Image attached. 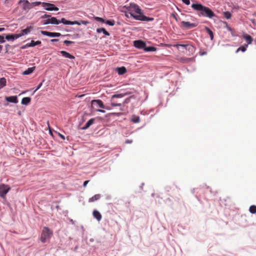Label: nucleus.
Instances as JSON below:
<instances>
[{
    "instance_id": "1",
    "label": "nucleus",
    "mask_w": 256,
    "mask_h": 256,
    "mask_svg": "<svg viewBox=\"0 0 256 256\" xmlns=\"http://www.w3.org/2000/svg\"><path fill=\"white\" fill-rule=\"evenodd\" d=\"M125 16L128 18L132 17L135 20L142 22H152L154 20L153 18L144 16L141 8L134 3L130 4L129 8L125 12Z\"/></svg>"
},
{
    "instance_id": "2",
    "label": "nucleus",
    "mask_w": 256,
    "mask_h": 256,
    "mask_svg": "<svg viewBox=\"0 0 256 256\" xmlns=\"http://www.w3.org/2000/svg\"><path fill=\"white\" fill-rule=\"evenodd\" d=\"M192 8L199 12L198 15L200 16L207 17L210 18L216 16L214 13L210 8L203 6L200 3H193L192 4Z\"/></svg>"
},
{
    "instance_id": "3",
    "label": "nucleus",
    "mask_w": 256,
    "mask_h": 256,
    "mask_svg": "<svg viewBox=\"0 0 256 256\" xmlns=\"http://www.w3.org/2000/svg\"><path fill=\"white\" fill-rule=\"evenodd\" d=\"M52 232L47 227H44L42 230L40 240L42 242H46L52 236Z\"/></svg>"
},
{
    "instance_id": "4",
    "label": "nucleus",
    "mask_w": 256,
    "mask_h": 256,
    "mask_svg": "<svg viewBox=\"0 0 256 256\" xmlns=\"http://www.w3.org/2000/svg\"><path fill=\"white\" fill-rule=\"evenodd\" d=\"M42 6L44 9L48 11H58L59 10V8L54 4L49 2H42Z\"/></svg>"
},
{
    "instance_id": "5",
    "label": "nucleus",
    "mask_w": 256,
    "mask_h": 256,
    "mask_svg": "<svg viewBox=\"0 0 256 256\" xmlns=\"http://www.w3.org/2000/svg\"><path fill=\"white\" fill-rule=\"evenodd\" d=\"M10 189V186L7 184H0V196L2 198H4L6 194L9 192Z\"/></svg>"
},
{
    "instance_id": "6",
    "label": "nucleus",
    "mask_w": 256,
    "mask_h": 256,
    "mask_svg": "<svg viewBox=\"0 0 256 256\" xmlns=\"http://www.w3.org/2000/svg\"><path fill=\"white\" fill-rule=\"evenodd\" d=\"M41 34L44 35L50 38H56L62 36V34L59 32H50L48 31L42 30Z\"/></svg>"
},
{
    "instance_id": "7",
    "label": "nucleus",
    "mask_w": 256,
    "mask_h": 256,
    "mask_svg": "<svg viewBox=\"0 0 256 256\" xmlns=\"http://www.w3.org/2000/svg\"><path fill=\"white\" fill-rule=\"evenodd\" d=\"M91 104L93 107L96 106L102 108H106V106L104 105L102 101L100 100H92Z\"/></svg>"
},
{
    "instance_id": "8",
    "label": "nucleus",
    "mask_w": 256,
    "mask_h": 256,
    "mask_svg": "<svg viewBox=\"0 0 256 256\" xmlns=\"http://www.w3.org/2000/svg\"><path fill=\"white\" fill-rule=\"evenodd\" d=\"M42 43L41 41L40 40H37V41H34V40H31L30 43H28L22 46L21 48L24 50L27 48L29 47H34L37 45H40Z\"/></svg>"
},
{
    "instance_id": "9",
    "label": "nucleus",
    "mask_w": 256,
    "mask_h": 256,
    "mask_svg": "<svg viewBox=\"0 0 256 256\" xmlns=\"http://www.w3.org/2000/svg\"><path fill=\"white\" fill-rule=\"evenodd\" d=\"M181 24H182V27L186 29H191L196 26L194 23H191L189 22L182 21Z\"/></svg>"
},
{
    "instance_id": "10",
    "label": "nucleus",
    "mask_w": 256,
    "mask_h": 256,
    "mask_svg": "<svg viewBox=\"0 0 256 256\" xmlns=\"http://www.w3.org/2000/svg\"><path fill=\"white\" fill-rule=\"evenodd\" d=\"M22 3V9L24 10H28L32 8L31 3L28 0H20L19 4Z\"/></svg>"
},
{
    "instance_id": "11",
    "label": "nucleus",
    "mask_w": 256,
    "mask_h": 256,
    "mask_svg": "<svg viewBox=\"0 0 256 256\" xmlns=\"http://www.w3.org/2000/svg\"><path fill=\"white\" fill-rule=\"evenodd\" d=\"M134 46L140 49H144L146 46V43L141 40H134Z\"/></svg>"
},
{
    "instance_id": "12",
    "label": "nucleus",
    "mask_w": 256,
    "mask_h": 256,
    "mask_svg": "<svg viewBox=\"0 0 256 256\" xmlns=\"http://www.w3.org/2000/svg\"><path fill=\"white\" fill-rule=\"evenodd\" d=\"M176 46L178 49L180 47H182L188 50L190 52H193L194 51V48L190 44H178Z\"/></svg>"
},
{
    "instance_id": "13",
    "label": "nucleus",
    "mask_w": 256,
    "mask_h": 256,
    "mask_svg": "<svg viewBox=\"0 0 256 256\" xmlns=\"http://www.w3.org/2000/svg\"><path fill=\"white\" fill-rule=\"evenodd\" d=\"M5 99L8 102L14 104H16L18 102V97L16 96H6Z\"/></svg>"
},
{
    "instance_id": "14",
    "label": "nucleus",
    "mask_w": 256,
    "mask_h": 256,
    "mask_svg": "<svg viewBox=\"0 0 256 256\" xmlns=\"http://www.w3.org/2000/svg\"><path fill=\"white\" fill-rule=\"evenodd\" d=\"M60 53L62 55V56L66 58H68L70 60H74L75 58V57L70 54L69 52L64 51V50H61L60 52Z\"/></svg>"
},
{
    "instance_id": "15",
    "label": "nucleus",
    "mask_w": 256,
    "mask_h": 256,
    "mask_svg": "<svg viewBox=\"0 0 256 256\" xmlns=\"http://www.w3.org/2000/svg\"><path fill=\"white\" fill-rule=\"evenodd\" d=\"M32 29L33 28L32 26H28L26 28L22 30L20 34L21 36H22L29 34Z\"/></svg>"
},
{
    "instance_id": "16",
    "label": "nucleus",
    "mask_w": 256,
    "mask_h": 256,
    "mask_svg": "<svg viewBox=\"0 0 256 256\" xmlns=\"http://www.w3.org/2000/svg\"><path fill=\"white\" fill-rule=\"evenodd\" d=\"M92 214L94 217L98 222L102 220V215L97 210H94L93 211Z\"/></svg>"
},
{
    "instance_id": "17",
    "label": "nucleus",
    "mask_w": 256,
    "mask_h": 256,
    "mask_svg": "<svg viewBox=\"0 0 256 256\" xmlns=\"http://www.w3.org/2000/svg\"><path fill=\"white\" fill-rule=\"evenodd\" d=\"M95 119L94 118H90L89 120L85 124V125L82 128V130H86L88 129L92 124L94 122Z\"/></svg>"
},
{
    "instance_id": "18",
    "label": "nucleus",
    "mask_w": 256,
    "mask_h": 256,
    "mask_svg": "<svg viewBox=\"0 0 256 256\" xmlns=\"http://www.w3.org/2000/svg\"><path fill=\"white\" fill-rule=\"evenodd\" d=\"M128 94V92L114 94L112 95V101L113 100L114 98H121Z\"/></svg>"
},
{
    "instance_id": "19",
    "label": "nucleus",
    "mask_w": 256,
    "mask_h": 256,
    "mask_svg": "<svg viewBox=\"0 0 256 256\" xmlns=\"http://www.w3.org/2000/svg\"><path fill=\"white\" fill-rule=\"evenodd\" d=\"M116 71L120 75H122L126 72V69L124 66H121L117 68L116 69Z\"/></svg>"
},
{
    "instance_id": "20",
    "label": "nucleus",
    "mask_w": 256,
    "mask_h": 256,
    "mask_svg": "<svg viewBox=\"0 0 256 256\" xmlns=\"http://www.w3.org/2000/svg\"><path fill=\"white\" fill-rule=\"evenodd\" d=\"M96 32L98 33L102 32L106 36H109L110 35V33L104 28H98L96 29Z\"/></svg>"
},
{
    "instance_id": "21",
    "label": "nucleus",
    "mask_w": 256,
    "mask_h": 256,
    "mask_svg": "<svg viewBox=\"0 0 256 256\" xmlns=\"http://www.w3.org/2000/svg\"><path fill=\"white\" fill-rule=\"evenodd\" d=\"M244 38L246 41L248 46V44H252L253 40H252V37L248 35V34L244 35Z\"/></svg>"
},
{
    "instance_id": "22",
    "label": "nucleus",
    "mask_w": 256,
    "mask_h": 256,
    "mask_svg": "<svg viewBox=\"0 0 256 256\" xmlns=\"http://www.w3.org/2000/svg\"><path fill=\"white\" fill-rule=\"evenodd\" d=\"M144 50L146 52H155L156 50V48L152 46H148L146 44V46L144 47Z\"/></svg>"
},
{
    "instance_id": "23",
    "label": "nucleus",
    "mask_w": 256,
    "mask_h": 256,
    "mask_svg": "<svg viewBox=\"0 0 256 256\" xmlns=\"http://www.w3.org/2000/svg\"><path fill=\"white\" fill-rule=\"evenodd\" d=\"M31 98L30 97L24 98L21 102V103L23 105H28L30 102Z\"/></svg>"
},
{
    "instance_id": "24",
    "label": "nucleus",
    "mask_w": 256,
    "mask_h": 256,
    "mask_svg": "<svg viewBox=\"0 0 256 256\" xmlns=\"http://www.w3.org/2000/svg\"><path fill=\"white\" fill-rule=\"evenodd\" d=\"M100 198V194H95L94 196H92V198H89L88 202H94L96 200H99Z\"/></svg>"
},
{
    "instance_id": "25",
    "label": "nucleus",
    "mask_w": 256,
    "mask_h": 256,
    "mask_svg": "<svg viewBox=\"0 0 256 256\" xmlns=\"http://www.w3.org/2000/svg\"><path fill=\"white\" fill-rule=\"evenodd\" d=\"M205 30L206 31V32L208 33V34H209L210 40H213L214 38V33H213L212 31L209 28H208L207 26L205 27Z\"/></svg>"
},
{
    "instance_id": "26",
    "label": "nucleus",
    "mask_w": 256,
    "mask_h": 256,
    "mask_svg": "<svg viewBox=\"0 0 256 256\" xmlns=\"http://www.w3.org/2000/svg\"><path fill=\"white\" fill-rule=\"evenodd\" d=\"M34 68H35L34 67L28 68L27 70H24L22 74L24 75H28V74H32L34 72Z\"/></svg>"
},
{
    "instance_id": "27",
    "label": "nucleus",
    "mask_w": 256,
    "mask_h": 256,
    "mask_svg": "<svg viewBox=\"0 0 256 256\" xmlns=\"http://www.w3.org/2000/svg\"><path fill=\"white\" fill-rule=\"evenodd\" d=\"M6 80L4 78H0V90L6 86Z\"/></svg>"
},
{
    "instance_id": "28",
    "label": "nucleus",
    "mask_w": 256,
    "mask_h": 256,
    "mask_svg": "<svg viewBox=\"0 0 256 256\" xmlns=\"http://www.w3.org/2000/svg\"><path fill=\"white\" fill-rule=\"evenodd\" d=\"M50 24H59V20L56 17H51L50 18Z\"/></svg>"
},
{
    "instance_id": "29",
    "label": "nucleus",
    "mask_w": 256,
    "mask_h": 256,
    "mask_svg": "<svg viewBox=\"0 0 256 256\" xmlns=\"http://www.w3.org/2000/svg\"><path fill=\"white\" fill-rule=\"evenodd\" d=\"M248 46V44H244V46H242L239 47L236 50V52L238 53V52L241 51L242 52H244L246 50V48Z\"/></svg>"
},
{
    "instance_id": "30",
    "label": "nucleus",
    "mask_w": 256,
    "mask_h": 256,
    "mask_svg": "<svg viewBox=\"0 0 256 256\" xmlns=\"http://www.w3.org/2000/svg\"><path fill=\"white\" fill-rule=\"evenodd\" d=\"M5 38L8 41H14V38L13 36V34H5Z\"/></svg>"
},
{
    "instance_id": "31",
    "label": "nucleus",
    "mask_w": 256,
    "mask_h": 256,
    "mask_svg": "<svg viewBox=\"0 0 256 256\" xmlns=\"http://www.w3.org/2000/svg\"><path fill=\"white\" fill-rule=\"evenodd\" d=\"M131 121L134 123H138L140 121V118L138 116L134 115L132 116Z\"/></svg>"
},
{
    "instance_id": "32",
    "label": "nucleus",
    "mask_w": 256,
    "mask_h": 256,
    "mask_svg": "<svg viewBox=\"0 0 256 256\" xmlns=\"http://www.w3.org/2000/svg\"><path fill=\"white\" fill-rule=\"evenodd\" d=\"M250 212L252 214H254L256 213V206L252 205L249 208Z\"/></svg>"
},
{
    "instance_id": "33",
    "label": "nucleus",
    "mask_w": 256,
    "mask_h": 256,
    "mask_svg": "<svg viewBox=\"0 0 256 256\" xmlns=\"http://www.w3.org/2000/svg\"><path fill=\"white\" fill-rule=\"evenodd\" d=\"M104 23L110 26H114L115 24V22L113 20H107Z\"/></svg>"
},
{
    "instance_id": "34",
    "label": "nucleus",
    "mask_w": 256,
    "mask_h": 256,
    "mask_svg": "<svg viewBox=\"0 0 256 256\" xmlns=\"http://www.w3.org/2000/svg\"><path fill=\"white\" fill-rule=\"evenodd\" d=\"M44 14L40 16L42 19H48L51 18L52 16L50 14H46L45 12H43Z\"/></svg>"
},
{
    "instance_id": "35",
    "label": "nucleus",
    "mask_w": 256,
    "mask_h": 256,
    "mask_svg": "<svg viewBox=\"0 0 256 256\" xmlns=\"http://www.w3.org/2000/svg\"><path fill=\"white\" fill-rule=\"evenodd\" d=\"M224 16L226 19H230L232 16V14L230 12L226 11L224 13Z\"/></svg>"
},
{
    "instance_id": "36",
    "label": "nucleus",
    "mask_w": 256,
    "mask_h": 256,
    "mask_svg": "<svg viewBox=\"0 0 256 256\" xmlns=\"http://www.w3.org/2000/svg\"><path fill=\"white\" fill-rule=\"evenodd\" d=\"M94 20H96L97 22H102V23H104L105 22L103 18H100V17H98V16H96V17H94Z\"/></svg>"
},
{
    "instance_id": "37",
    "label": "nucleus",
    "mask_w": 256,
    "mask_h": 256,
    "mask_svg": "<svg viewBox=\"0 0 256 256\" xmlns=\"http://www.w3.org/2000/svg\"><path fill=\"white\" fill-rule=\"evenodd\" d=\"M6 42L5 34L0 35V43L3 44Z\"/></svg>"
},
{
    "instance_id": "38",
    "label": "nucleus",
    "mask_w": 256,
    "mask_h": 256,
    "mask_svg": "<svg viewBox=\"0 0 256 256\" xmlns=\"http://www.w3.org/2000/svg\"><path fill=\"white\" fill-rule=\"evenodd\" d=\"M44 82V80H43L38 86L34 89V92H33V94L38 90L41 86H42L43 82Z\"/></svg>"
},
{
    "instance_id": "39",
    "label": "nucleus",
    "mask_w": 256,
    "mask_h": 256,
    "mask_svg": "<svg viewBox=\"0 0 256 256\" xmlns=\"http://www.w3.org/2000/svg\"><path fill=\"white\" fill-rule=\"evenodd\" d=\"M64 43L66 45V46H69L70 44H73L74 43V42L73 41H70V40H65L64 41Z\"/></svg>"
},
{
    "instance_id": "40",
    "label": "nucleus",
    "mask_w": 256,
    "mask_h": 256,
    "mask_svg": "<svg viewBox=\"0 0 256 256\" xmlns=\"http://www.w3.org/2000/svg\"><path fill=\"white\" fill-rule=\"evenodd\" d=\"M42 24L43 25H47L50 24V18L46 19V20H42Z\"/></svg>"
},
{
    "instance_id": "41",
    "label": "nucleus",
    "mask_w": 256,
    "mask_h": 256,
    "mask_svg": "<svg viewBox=\"0 0 256 256\" xmlns=\"http://www.w3.org/2000/svg\"><path fill=\"white\" fill-rule=\"evenodd\" d=\"M132 98V96H130L127 98H126L124 102H123L122 104V106H124L125 104H127L128 103L130 102V98Z\"/></svg>"
},
{
    "instance_id": "42",
    "label": "nucleus",
    "mask_w": 256,
    "mask_h": 256,
    "mask_svg": "<svg viewBox=\"0 0 256 256\" xmlns=\"http://www.w3.org/2000/svg\"><path fill=\"white\" fill-rule=\"evenodd\" d=\"M111 105L112 106H122V104L121 103H116L112 102Z\"/></svg>"
},
{
    "instance_id": "43",
    "label": "nucleus",
    "mask_w": 256,
    "mask_h": 256,
    "mask_svg": "<svg viewBox=\"0 0 256 256\" xmlns=\"http://www.w3.org/2000/svg\"><path fill=\"white\" fill-rule=\"evenodd\" d=\"M40 4L42 5V2H35L31 3L32 6H38Z\"/></svg>"
},
{
    "instance_id": "44",
    "label": "nucleus",
    "mask_w": 256,
    "mask_h": 256,
    "mask_svg": "<svg viewBox=\"0 0 256 256\" xmlns=\"http://www.w3.org/2000/svg\"><path fill=\"white\" fill-rule=\"evenodd\" d=\"M13 36L14 38V40L22 37L20 34H13Z\"/></svg>"
},
{
    "instance_id": "45",
    "label": "nucleus",
    "mask_w": 256,
    "mask_h": 256,
    "mask_svg": "<svg viewBox=\"0 0 256 256\" xmlns=\"http://www.w3.org/2000/svg\"><path fill=\"white\" fill-rule=\"evenodd\" d=\"M66 20L65 18H63L60 20H59V24L60 23H62L64 24H66Z\"/></svg>"
},
{
    "instance_id": "46",
    "label": "nucleus",
    "mask_w": 256,
    "mask_h": 256,
    "mask_svg": "<svg viewBox=\"0 0 256 256\" xmlns=\"http://www.w3.org/2000/svg\"><path fill=\"white\" fill-rule=\"evenodd\" d=\"M112 115L119 116L122 115V113L121 112H113L111 114Z\"/></svg>"
},
{
    "instance_id": "47",
    "label": "nucleus",
    "mask_w": 256,
    "mask_h": 256,
    "mask_svg": "<svg viewBox=\"0 0 256 256\" xmlns=\"http://www.w3.org/2000/svg\"><path fill=\"white\" fill-rule=\"evenodd\" d=\"M182 2L186 5H189L190 4V0H182Z\"/></svg>"
},
{
    "instance_id": "48",
    "label": "nucleus",
    "mask_w": 256,
    "mask_h": 256,
    "mask_svg": "<svg viewBox=\"0 0 256 256\" xmlns=\"http://www.w3.org/2000/svg\"><path fill=\"white\" fill-rule=\"evenodd\" d=\"M72 22H73V21L66 20V25H72Z\"/></svg>"
},
{
    "instance_id": "49",
    "label": "nucleus",
    "mask_w": 256,
    "mask_h": 256,
    "mask_svg": "<svg viewBox=\"0 0 256 256\" xmlns=\"http://www.w3.org/2000/svg\"><path fill=\"white\" fill-rule=\"evenodd\" d=\"M77 24V25H80L81 22H78V21H73L72 25Z\"/></svg>"
},
{
    "instance_id": "50",
    "label": "nucleus",
    "mask_w": 256,
    "mask_h": 256,
    "mask_svg": "<svg viewBox=\"0 0 256 256\" xmlns=\"http://www.w3.org/2000/svg\"><path fill=\"white\" fill-rule=\"evenodd\" d=\"M96 111L98 112H102V113H105L106 112V111L104 110H100V109H97L96 110Z\"/></svg>"
},
{
    "instance_id": "51",
    "label": "nucleus",
    "mask_w": 256,
    "mask_h": 256,
    "mask_svg": "<svg viewBox=\"0 0 256 256\" xmlns=\"http://www.w3.org/2000/svg\"><path fill=\"white\" fill-rule=\"evenodd\" d=\"M132 140H126L125 142L126 144H132Z\"/></svg>"
},
{
    "instance_id": "52",
    "label": "nucleus",
    "mask_w": 256,
    "mask_h": 256,
    "mask_svg": "<svg viewBox=\"0 0 256 256\" xmlns=\"http://www.w3.org/2000/svg\"><path fill=\"white\" fill-rule=\"evenodd\" d=\"M90 181L89 180H86L84 182V184H83V186L84 187H86L87 185V184Z\"/></svg>"
},
{
    "instance_id": "53",
    "label": "nucleus",
    "mask_w": 256,
    "mask_h": 256,
    "mask_svg": "<svg viewBox=\"0 0 256 256\" xmlns=\"http://www.w3.org/2000/svg\"><path fill=\"white\" fill-rule=\"evenodd\" d=\"M59 41V40L58 39H52L50 40V42H58Z\"/></svg>"
},
{
    "instance_id": "54",
    "label": "nucleus",
    "mask_w": 256,
    "mask_h": 256,
    "mask_svg": "<svg viewBox=\"0 0 256 256\" xmlns=\"http://www.w3.org/2000/svg\"><path fill=\"white\" fill-rule=\"evenodd\" d=\"M58 135L62 140H65V136L64 135H62L60 133L58 134Z\"/></svg>"
},
{
    "instance_id": "55",
    "label": "nucleus",
    "mask_w": 256,
    "mask_h": 256,
    "mask_svg": "<svg viewBox=\"0 0 256 256\" xmlns=\"http://www.w3.org/2000/svg\"><path fill=\"white\" fill-rule=\"evenodd\" d=\"M206 54H207V52H200V56H204V55H206Z\"/></svg>"
},
{
    "instance_id": "56",
    "label": "nucleus",
    "mask_w": 256,
    "mask_h": 256,
    "mask_svg": "<svg viewBox=\"0 0 256 256\" xmlns=\"http://www.w3.org/2000/svg\"><path fill=\"white\" fill-rule=\"evenodd\" d=\"M10 46V45L8 44H7L5 46V48H6V52H8V48Z\"/></svg>"
},
{
    "instance_id": "57",
    "label": "nucleus",
    "mask_w": 256,
    "mask_h": 256,
    "mask_svg": "<svg viewBox=\"0 0 256 256\" xmlns=\"http://www.w3.org/2000/svg\"><path fill=\"white\" fill-rule=\"evenodd\" d=\"M5 30V28H0V32H3Z\"/></svg>"
},
{
    "instance_id": "58",
    "label": "nucleus",
    "mask_w": 256,
    "mask_h": 256,
    "mask_svg": "<svg viewBox=\"0 0 256 256\" xmlns=\"http://www.w3.org/2000/svg\"><path fill=\"white\" fill-rule=\"evenodd\" d=\"M172 16H173V17L174 18L176 21H178V18H177L176 16L174 14H172Z\"/></svg>"
},
{
    "instance_id": "59",
    "label": "nucleus",
    "mask_w": 256,
    "mask_h": 256,
    "mask_svg": "<svg viewBox=\"0 0 256 256\" xmlns=\"http://www.w3.org/2000/svg\"><path fill=\"white\" fill-rule=\"evenodd\" d=\"M70 222H71L72 224H74L75 222H74V220H70Z\"/></svg>"
},
{
    "instance_id": "60",
    "label": "nucleus",
    "mask_w": 256,
    "mask_h": 256,
    "mask_svg": "<svg viewBox=\"0 0 256 256\" xmlns=\"http://www.w3.org/2000/svg\"><path fill=\"white\" fill-rule=\"evenodd\" d=\"M2 48H3L2 46V45H0V52H2Z\"/></svg>"
},
{
    "instance_id": "61",
    "label": "nucleus",
    "mask_w": 256,
    "mask_h": 256,
    "mask_svg": "<svg viewBox=\"0 0 256 256\" xmlns=\"http://www.w3.org/2000/svg\"><path fill=\"white\" fill-rule=\"evenodd\" d=\"M144 183H142V184H141L140 188H142V186H144Z\"/></svg>"
},
{
    "instance_id": "62",
    "label": "nucleus",
    "mask_w": 256,
    "mask_h": 256,
    "mask_svg": "<svg viewBox=\"0 0 256 256\" xmlns=\"http://www.w3.org/2000/svg\"><path fill=\"white\" fill-rule=\"evenodd\" d=\"M104 109H106V110H110V108H107V107H106V108Z\"/></svg>"
},
{
    "instance_id": "63",
    "label": "nucleus",
    "mask_w": 256,
    "mask_h": 256,
    "mask_svg": "<svg viewBox=\"0 0 256 256\" xmlns=\"http://www.w3.org/2000/svg\"><path fill=\"white\" fill-rule=\"evenodd\" d=\"M82 24H86V22H85V21H82Z\"/></svg>"
},
{
    "instance_id": "64",
    "label": "nucleus",
    "mask_w": 256,
    "mask_h": 256,
    "mask_svg": "<svg viewBox=\"0 0 256 256\" xmlns=\"http://www.w3.org/2000/svg\"><path fill=\"white\" fill-rule=\"evenodd\" d=\"M194 188L193 190H192V193H194Z\"/></svg>"
}]
</instances>
